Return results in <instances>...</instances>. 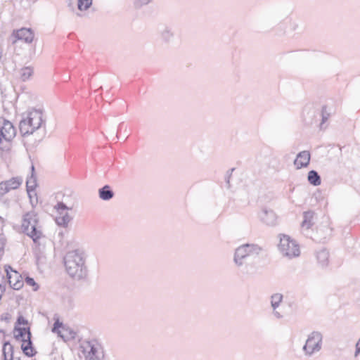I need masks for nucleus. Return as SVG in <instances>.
<instances>
[{"label": "nucleus", "mask_w": 360, "mask_h": 360, "mask_svg": "<svg viewBox=\"0 0 360 360\" xmlns=\"http://www.w3.org/2000/svg\"><path fill=\"white\" fill-rule=\"evenodd\" d=\"M15 136L16 130L11 122L0 120V157L7 165L13 160V141Z\"/></svg>", "instance_id": "obj_1"}, {"label": "nucleus", "mask_w": 360, "mask_h": 360, "mask_svg": "<svg viewBox=\"0 0 360 360\" xmlns=\"http://www.w3.org/2000/svg\"><path fill=\"white\" fill-rule=\"evenodd\" d=\"M13 334L17 341L21 342V349L26 356L32 357L35 355L36 351L31 342L30 323L22 314L18 316Z\"/></svg>", "instance_id": "obj_2"}, {"label": "nucleus", "mask_w": 360, "mask_h": 360, "mask_svg": "<svg viewBox=\"0 0 360 360\" xmlns=\"http://www.w3.org/2000/svg\"><path fill=\"white\" fill-rule=\"evenodd\" d=\"M43 123V112L40 110L32 108L22 114L19 124L20 132L22 136L32 134Z\"/></svg>", "instance_id": "obj_3"}, {"label": "nucleus", "mask_w": 360, "mask_h": 360, "mask_svg": "<svg viewBox=\"0 0 360 360\" xmlns=\"http://www.w3.org/2000/svg\"><path fill=\"white\" fill-rule=\"evenodd\" d=\"M65 266L68 274L74 279L80 280L86 277L84 260L77 250L68 252L65 257Z\"/></svg>", "instance_id": "obj_4"}, {"label": "nucleus", "mask_w": 360, "mask_h": 360, "mask_svg": "<svg viewBox=\"0 0 360 360\" xmlns=\"http://www.w3.org/2000/svg\"><path fill=\"white\" fill-rule=\"evenodd\" d=\"M22 229L34 242L37 243L41 237L42 234L38 226V218L34 212L26 213L22 219Z\"/></svg>", "instance_id": "obj_5"}, {"label": "nucleus", "mask_w": 360, "mask_h": 360, "mask_svg": "<svg viewBox=\"0 0 360 360\" xmlns=\"http://www.w3.org/2000/svg\"><path fill=\"white\" fill-rule=\"evenodd\" d=\"M80 348L86 360H103L105 354L103 346L97 340L82 342Z\"/></svg>", "instance_id": "obj_6"}, {"label": "nucleus", "mask_w": 360, "mask_h": 360, "mask_svg": "<svg viewBox=\"0 0 360 360\" xmlns=\"http://www.w3.org/2000/svg\"><path fill=\"white\" fill-rule=\"evenodd\" d=\"M278 248L283 256L289 258L298 257L300 254L299 245L288 235L283 234L280 236Z\"/></svg>", "instance_id": "obj_7"}, {"label": "nucleus", "mask_w": 360, "mask_h": 360, "mask_svg": "<svg viewBox=\"0 0 360 360\" xmlns=\"http://www.w3.org/2000/svg\"><path fill=\"white\" fill-rule=\"evenodd\" d=\"M52 332L57 333L65 342L74 340L77 336L75 330L64 324L58 318L55 319Z\"/></svg>", "instance_id": "obj_8"}, {"label": "nucleus", "mask_w": 360, "mask_h": 360, "mask_svg": "<svg viewBox=\"0 0 360 360\" xmlns=\"http://www.w3.org/2000/svg\"><path fill=\"white\" fill-rule=\"evenodd\" d=\"M4 269L10 288L15 290L22 289L24 286V279L22 275L10 265H5Z\"/></svg>", "instance_id": "obj_9"}, {"label": "nucleus", "mask_w": 360, "mask_h": 360, "mask_svg": "<svg viewBox=\"0 0 360 360\" xmlns=\"http://www.w3.org/2000/svg\"><path fill=\"white\" fill-rule=\"evenodd\" d=\"M257 252V248L253 245H243L237 248L235 253V262L238 264H243V260Z\"/></svg>", "instance_id": "obj_10"}, {"label": "nucleus", "mask_w": 360, "mask_h": 360, "mask_svg": "<svg viewBox=\"0 0 360 360\" xmlns=\"http://www.w3.org/2000/svg\"><path fill=\"white\" fill-rule=\"evenodd\" d=\"M321 335L319 333H312L306 341L304 349L307 354H312L321 348Z\"/></svg>", "instance_id": "obj_11"}, {"label": "nucleus", "mask_w": 360, "mask_h": 360, "mask_svg": "<svg viewBox=\"0 0 360 360\" xmlns=\"http://www.w3.org/2000/svg\"><path fill=\"white\" fill-rule=\"evenodd\" d=\"M22 184V178L18 176L1 181L0 183V195L2 196L11 191L18 189Z\"/></svg>", "instance_id": "obj_12"}, {"label": "nucleus", "mask_w": 360, "mask_h": 360, "mask_svg": "<svg viewBox=\"0 0 360 360\" xmlns=\"http://www.w3.org/2000/svg\"><path fill=\"white\" fill-rule=\"evenodd\" d=\"M15 37L26 43H31L34 40V34L31 29L21 28L14 32Z\"/></svg>", "instance_id": "obj_13"}, {"label": "nucleus", "mask_w": 360, "mask_h": 360, "mask_svg": "<svg viewBox=\"0 0 360 360\" xmlns=\"http://www.w3.org/2000/svg\"><path fill=\"white\" fill-rule=\"evenodd\" d=\"M310 153L308 151H302L296 157L294 165L297 169L306 167L310 162Z\"/></svg>", "instance_id": "obj_14"}, {"label": "nucleus", "mask_w": 360, "mask_h": 360, "mask_svg": "<svg viewBox=\"0 0 360 360\" xmlns=\"http://www.w3.org/2000/svg\"><path fill=\"white\" fill-rule=\"evenodd\" d=\"M99 197L104 200H108L113 197V193L109 186H105L99 190Z\"/></svg>", "instance_id": "obj_15"}, {"label": "nucleus", "mask_w": 360, "mask_h": 360, "mask_svg": "<svg viewBox=\"0 0 360 360\" xmlns=\"http://www.w3.org/2000/svg\"><path fill=\"white\" fill-rule=\"evenodd\" d=\"M309 182L314 186H319L321 184V179L318 173L314 170L309 172L307 176Z\"/></svg>", "instance_id": "obj_16"}, {"label": "nucleus", "mask_w": 360, "mask_h": 360, "mask_svg": "<svg viewBox=\"0 0 360 360\" xmlns=\"http://www.w3.org/2000/svg\"><path fill=\"white\" fill-rule=\"evenodd\" d=\"M33 68L31 67H24L20 70V78L22 81L29 79L33 75Z\"/></svg>", "instance_id": "obj_17"}, {"label": "nucleus", "mask_w": 360, "mask_h": 360, "mask_svg": "<svg viewBox=\"0 0 360 360\" xmlns=\"http://www.w3.org/2000/svg\"><path fill=\"white\" fill-rule=\"evenodd\" d=\"M314 217V212L311 211H307L304 213V221L303 226L309 228L311 226V220Z\"/></svg>", "instance_id": "obj_18"}, {"label": "nucleus", "mask_w": 360, "mask_h": 360, "mask_svg": "<svg viewBox=\"0 0 360 360\" xmlns=\"http://www.w3.org/2000/svg\"><path fill=\"white\" fill-rule=\"evenodd\" d=\"M92 4V0H78V8L80 11L88 9Z\"/></svg>", "instance_id": "obj_19"}, {"label": "nucleus", "mask_w": 360, "mask_h": 360, "mask_svg": "<svg viewBox=\"0 0 360 360\" xmlns=\"http://www.w3.org/2000/svg\"><path fill=\"white\" fill-rule=\"evenodd\" d=\"M25 282L27 285L30 286L34 291H37L39 289V285L33 278L27 276L24 280V283Z\"/></svg>", "instance_id": "obj_20"}, {"label": "nucleus", "mask_w": 360, "mask_h": 360, "mask_svg": "<svg viewBox=\"0 0 360 360\" xmlns=\"http://www.w3.org/2000/svg\"><path fill=\"white\" fill-rule=\"evenodd\" d=\"M27 194L32 205H36L38 203V196L36 190L30 189L27 191Z\"/></svg>", "instance_id": "obj_21"}, {"label": "nucleus", "mask_w": 360, "mask_h": 360, "mask_svg": "<svg viewBox=\"0 0 360 360\" xmlns=\"http://www.w3.org/2000/svg\"><path fill=\"white\" fill-rule=\"evenodd\" d=\"M283 297L281 294H275L271 297V304L274 308H276L281 302Z\"/></svg>", "instance_id": "obj_22"}, {"label": "nucleus", "mask_w": 360, "mask_h": 360, "mask_svg": "<svg viewBox=\"0 0 360 360\" xmlns=\"http://www.w3.org/2000/svg\"><path fill=\"white\" fill-rule=\"evenodd\" d=\"M56 221L58 224L65 226L69 222L70 217L67 213H65V214L62 217H57Z\"/></svg>", "instance_id": "obj_23"}, {"label": "nucleus", "mask_w": 360, "mask_h": 360, "mask_svg": "<svg viewBox=\"0 0 360 360\" xmlns=\"http://www.w3.org/2000/svg\"><path fill=\"white\" fill-rule=\"evenodd\" d=\"M26 187H27V192L30 189L36 190L37 184L34 179H31L27 181Z\"/></svg>", "instance_id": "obj_24"}, {"label": "nucleus", "mask_w": 360, "mask_h": 360, "mask_svg": "<svg viewBox=\"0 0 360 360\" xmlns=\"http://www.w3.org/2000/svg\"><path fill=\"white\" fill-rule=\"evenodd\" d=\"M56 208L57 210H65L67 209V207L63 204V203H58L56 206Z\"/></svg>", "instance_id": "obj_25"}, {"label": "nucleus", "mask_w": 360, "mask_h": 360, "mask_svg": "<svg viewBox=\"0 0 360 360\" xmlns=\"http://www.w3.org/2000/svg\"><path fill=\"white\" fill-rule=\"evenodd\" d=\"M150 1L151 0H139V1L137 2L136 5H137V6H140L143 4H147V3L150 2Z\"/></svg>", "instance_id": "obj_26"}]
</instances>
